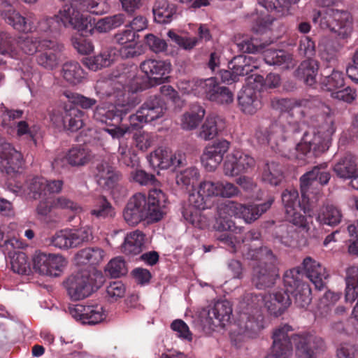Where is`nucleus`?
<instances>
[{"instance_id": "f257e3e1", "label": "nucleus", "mask_w": 358, "mask_h": 358, "mask_svg": "<svg viewBox=\"0 0 358 358\" xmlns=\"http://www.w3.org/2000/svg\"><path fill=\"white\" fill-rule=\"evenodd\" d=\"M274 199L270 196L261 204L245 205L234 201H226L217 207L215 228L219 231H227L217 239L229 247L231 252H236L243 242L241 228L235 227L232 217L242 218L245 223L250 224L259 219L272 206Z\"/></svg>"}, {"instance_id": "f03ea898", "label": "nucleus", "mask_w": 358, "mask_h": 358, "mask_svg": "<svg viewBox=\"0 0 358 358\" xmlns=\"http://www.w3.org/2000/svg\"><path fill=\"white\" fill-rule=\"evenodd\" d=\"M282 201L286 220L296 228L289 225L279 227L276 238L287 247L296 248L306 241L305 234L310 229L308 217L311 218L313 210L307 203H301L298 191L294 188L286 189L282 193Z\"/></svg>"}, {"instance_id": "7ed1b4c3", "label": "nucleus", "mask_w": 358, "mask_h": 358, "mask_svg": "<svg viewBox=\"0 0 358 358\" xmlns=\"http://www.w3.org/2000/svg\"><path fill=\"white\" fill-rule=\"evenodd\" d=\"M166 201L165 194L159 189H150L148 197L143 193H136L129 199L124 209V219L129 225L137 224L142 220L158 222L165 213Z\"/></svg>"}, {"instance_id": "20e7f679", "label": "nucleus", "mask_w": 358, "mask_h": 358, "mask_svg": "<svg viewBox=\"0 0 358 358\" xmlns=\"http://www.w3.org/2000/svg\"><path fill=\"white\" fill-rule=\"evenodd\" d=\"M1 15L7 24L20 32L36 31L39 34L51 37L57 36L60 32L62 24L57 14L53 17L43 16L36 26L34 13L27 12L22 15L10 3L3 2L1 4Z\"/></svg>"}, {"instance_id": "39448f33", "label": "nucleus", "mask_w": 358, "mask_h": 358, "mask_svg": "<svg viewBox=\"0 0 358 358\" xmlns=\"http://www.w3.org/2000/svg\"><path fill=\"white\" fill-rule=\"evenodd\" d=\"M316 120L314 128L304 134L301 141L296 146V158L308 162L313 152L321 153L327 151L336 131L333 115L322 116Z\"/></svg>"}, {"instance_id": "423d86ee", "label": "nucleus", "mask_w": 358, "mask_h": 358, "mask_svg": "<svg viewBox=\"0 0 358 358\" xmlns=\"http://www.w3.org/2000/svg\"><path fill=\"white\" fill-rule=\"evenodd\" d=\"M273 344L264 358H289L296 344L298 358H316L317 353L326 350L322 337H273Z\"/></svg>"}, {"instance_id": "0eeeda50", "label": "nucleus", "mask_w": 358, "mask_h": 358, "mask_svg": "<svg viewBox=\"0 0 358 358\" xmlns=\"http://www.w3.org/2000/svg\"><path fill=\"white\" fill-rule=\"evenodd\" d=\"M244 256L246 259L257 261L252 266V281L257 289H265L275 284L279 273L271 250L266 247L250 250Z\"/></svg>"}, {"instance_id": "6e6552de", "label": "nucleus", "mask_w": 358, "mask_h": 358, "mask_svg": "<svg viewBox=\"0 0 358 358\" xmlns=\"http://www.w3.org/2000/svg\"><path fill=\"white\" fill-rule=\"evenodd\" d=\"M291 3L292 0H258L257 12L251 16L252 31L257 34L266 33L276 17L288 13Z\"/></svg>"}, {"instance_id": "1a4fd4ad", "label": "nucleus", "mask_w": 358, "mask_h": 358, "mask_svg": "<svg viewBox=\"0 0 358 358\" xmlns=\"http://www.w3.org/2000/svg\"><path fill=\"white\" fill-rule=\"evenodd\" d=\"M312 20L322 29H328L343 38L348 37L352 32V17L346 11L331 8L314 11Z\"/></svg>"}, {"instance_id": "9d476101", "label": "nucleus", "mask_w": 358, "mask_h": 358, "mask_svg": "<svg viewBox=\"0 0 358 358\" xmlns=\"http://www.w3.org/2000/svg\"><path fill=\"white\" fill-rule=\"evenodd\" d=\"M133 107L134 104L129 103H118L115 106L108 107L97 106L94 112V119L108 126L103 129L113 138H120L130 131V127L125 125L119 127L115 124L120 122L122 115L127 114Z\"/></svg>"}, {"instance_id": "9b49d317", "label": "nucleus", "mask_w": 358, "mask_h": 358, "mask_svg": "<svg viewBox=\"0 0 358 358\" xmlns=\"http://www.w3.org/2000/svg\"><path fill=\"white\" fill-rule=\"evenodd\" d=\"M264 77L254 74L246 78L245 85L239 93L238 100L242 111L246 114H254L261 107L259 92L263 87Z\"/></svg>"}, {"instance_id": "f8f14e48", "label": "nucleus", "mask_w": 358, "mask_h": 358, "mask_svg": "<svg viewBox=\"0 0 358 358\" xmlns=\"http://www.w3.org/2000/svg\"><path fill=\"white\" fill-rule=\"evenodd\" d=\"M57 16L62 26L65 28L83 31L92 27V17L83 13L75 0L62 6Z\"/></svg>"}, {"instance_id": "ddd939ff", "label": "nucleus", "mask_w": 358, "mask_h": 358, "mask_svg": "<svg viewBox=\"0 0 358 358\" xmlns=\"http://www.w3.org/2000/svg\"><path fill=\"white\" fill-rule=\"evenodd\" d=\"M302 274L299 268L287 271L283 276L287 293L292 294L297 306L306 308L312 301L311 289L309 285L301 281Z\"/></svg>"}, {"instance_id": "4468645a", "label": "nucleus", "mask_w": 358, "mask_h": 358, "mask_svg": "<svg viewBox=\"0 0 358 358\" xmlns=\"http://www.w3.org/2000/svg\"><path fill=\"white\" fill-rule=\"evenodd\" d=\"M67 260L60 255L36 251L32 257L33 270L43 275L57 277L67 266Z\"/></svg>"}, {"instance_id": "2eb2a0df", "label": "nucleus", "mask_w": 358, "mask_h": 358, "mask_svg": "<svg viewBox=\"0 0 358 358\" xmlns=\"http://www.w3.org/2000/svg\"><path fill=\"white\" fill-rule=\"evenodd\" d=\"M259 66V62L255 57L238 55L229 63V70L220 71V77L222 82L232 83L238 80L239 77L248 74Z\"/></svg>"}, {"instance_id": "dca6fc26", "label": "nucleus", "mask_w": 358, "mask_h": 358, "mask_svg": "<svg viewBox=\"0 0 358 358\" xmlns=\"http://www.w3.org/2000/svg\"><path fill=\"white\" fill-rule=\"evenodd\" d=\"M255 166V159L248 153L239 150H233L225 157L223 173L228 177H234L246 173Z\"/></svg>"}, {"instance_id": "f3484780", "label": "nucleus", "mask_w": 358, "mask_h": 358, "mask_svg": "<svg viewBox=\"0 0 358 358\" xmlns=\"http://www.w3.org/2000/svg\"><path fill=\"white\" fill-rule=\"evenodd\" d=\"M327 163H322L313 167V169L300 178L301 191L302 194L301 203H308V195L312 187H317L318 185H327L331 178L329 172L327 171Z\"/></svg>"}, {"instance_id": "a211bd4d", "label": "nucleus", "mask_w": 358, "mask_h": 358, "mask_svg": "<svg viewBox=\"0 0 358 358\" xmlns=\"http://www.w3.org/2000/svg\"><path fill=\"white\" fill-rule=\"evenodd\" d=\"M24 163L22 153L0 136V171L13 175L19 172Z\"/></svg>"}, {"instance_id": "6ab92c4d", "label": "nucleus", "mask_w": 358, "mask_h": 358, "mask_svg": "<svg viewBox=\"0 0 358 358\" xmlns=\"http://www.w3.org/2000/svg\"><path fill=\"white\" fill-rule=\"evenodd\" d=\"M166 110L164 102L157 96H150L141 106L136 114L130 116L131 124L136 125V122L147 123L163 116Z\"/></svg>"}, {"instance_id": "aec40b11", "label": "nucleus", "mask_w": 358, "mask_h": 358, "mask_svg": "<svg viewBox=\"0 0 358 358\" xmlns=\"http://www.w3.org/2000/svg\"><path fill=\"white\" fill-rule=\"evenodd\" d=\"M69 313L73 318L84 324H96L106 318V311L101 304L71 305Z\"/></svg>"}, {"instance_id": "412c9836", "label": "nucleus", "mask_w": 358, "mask_h": 358, "mask_svg": "<svg viewBox=\"0 0 358 358\" xmlns=\"http://www.w3.org/2000/svg\"><path fill=\"white\" fill-rule=\"evenodd\" d=\"M230 148V142L217 139L208 145L201 155V163L208 171H213L222 162L224 155Z\"/></svg>"}, {"instance_id": "4be33fe9", "label": "nucleus", "mask_w": 358, "mask_h": 358, "mask_svg": "<svg viewBox=\"0 0 358 358\" xmlns=\"http://www.w3.org/2000/svg\"><path fill=\"white\" fill-rule=\"evenodd\" d=\"M285 129L278 123H273L269 127H260L255 133V138L259 144L270 145L276 152H282L281 143L285 140Z\"/></svg>"}, {"instance_id": "5701e85b", "label": "nucleus", "mask_w": 358, "mask_h": 358, "mask_svg": "<svg viewBox=\"0 0 358 358\" xmlns=\"http://www.w3.org/2000/svg\"><path fill=\"white\" fill-rule=\"evenodd\" d=\"M333 171L340 178L350 180V184L358 189V159L347 153L341 157L334 165Z\"/></svg>"}, {"instance_id": "b1692460", "label": "nucleus", "mask_w": 358, "mask_h": 358, "mask_svg": "<svg viewBox=\"0 0 358 358\" xmlns=\"http://www.w3.org/2000/svg\"><path fill=\"white\" fill-rule=\"evenodd\" d=\"M232 308L228 301H218L208 310L205 328L215 331L224 327L230 320Z\"/></svg>"}, {"instance_id": "393cba45", "label": "nucleus", "mask_w": 358, "mask_h": 358, "mask_svg": "<svg viewBox=\"0 0 358 358\" xmlns=\"http://www.w3.org/2000/svg\"><path fill=\"white\" fill-rule=\"evenodd\" d=\"M140 69L150 83L159 85L169 78L171 64L169 62L150 59L143 62Z\"/></svg>"}, {"instance_id": "a878e982", "label": "nucleus", "mask_w": 358, "mask_h": 358, "mask_svg": "<svg viewBox=\"0 0 358 358\" xmlns=\"http://www.w3.org/2000/svg\"><path fill=\"white\" fill-rule=\"evenodd\" d=\"M93 158L94 155L89 149L74 147L70 149L65 156H58L52 163V166L56 170L64 167L66 163L72 166H82L89 163Z\"/></svg>"}, {"instance_id": "bb28decb", "label": "nucleus", "mask_w": 358, "mask_h": 358, "mask_svg": "<svg viewBox=\"0 0 358 358\" xmlns=\"http://www.w3.org/2000/svg\"><path fill=\"white\" fill-rule=\"evenodd\" d=\"M218 196L217 181L203 180L189 194L190 203L199 208H208V200Z\"/></svg>"}, {"instance_id": "cd10ccee", "label": "nucleus", "mask_w": 358, "mask_h": 358, "mask_svg": "<svg viewBox=\"0 0 358 358\" xmlns=\"http://www.w3.org/2000/svg\"><path fill=\"white\" fill-rule=\"evenodd\" d=\"M65 287L69 295L73 300L87 297L92 291L90 278L86 273H78L69 276L65 282Z\"/></svg>"}, {"instance_id": "c85d7f7f", "label": "nucleus", "mask_w": 358, "mask_h": 358, "mask_svg": "<svg viewBox=\"0 0 358 358\" xmlns=\"http://www.w3.org/2000/svg\"><path fill=\"white\" fill-rule=\"evenodd\" d=\"M62 50V46L57 41L44 39L37 56V63L48 69H55L59 64Z\"/></svg>"}, {"instance_id": "c756f323", "label": "nucleus", "mask_w": 358, "mask_h": 358, "mask_svg": "<svg viewBox=\"0 0 358 358\" xmlns=\"http://www.w3.org/2000/svg\"><path fill=\"white\" fill-rule=\"evenodd\" d=\"M268 314L274 317L282 315L291 305V300L287 292H275L261 296Z\"/></svg>"}, {"instance_id": "7c9ffc66", "label": "nucleus", "mask_w": 358, "mask_h": 358, "mask_svg": "<svg viewBox=\"0 0 358 358\" xmlns=\"http://www.w3.org/2000/svg\"><path fill=\"white\" fill-rule=\"evenodd\" d=\"M302 265L307 278L315 288L317 289L323 288L329 277L326 268L310 257L303 259Z\"/></svg>"}, {"instance_id": "2f4dec72", "label": "nucleus", "mask_w": 358, "mask_h": 358, "mask_svg": "<svg viewBox=\"0 0 358 358\" xmlns=\"http://www.w3.org/2000/svg\"><path fill=\"white\" fill-rule=\"evenodd\" d=\"M114 40L120 46L117 52L122 58H132L140 55L136 34L131 30L125 29L117 32L114 36Z\"/></svg>"}, {"instance_id": "473e14b6", "label": "nucleus", "mask_w": 358, "mask_h": 358, "mask_svg": "<svg viewBox=\"0 0 358 358\" xmlns=\"http://www.w3.org/2000/svg\"><path fill=\"white\" fill-rule=\"evenodd\" d=\"M117 57V50L115 48H108L94 57H85L83 64L89 69L96 71L110 66L116 61Z\"/></svg>"}, {"instance_id": "72a5a7b5", "label": "nucleus", "mask_w": 358, "mask_h": 358, "mask_svg": "<svg viewBox=\"0 0 358 358\" xmlns=\"http://www.w3.org/2000/svg\"><path fill=\"white\" fill-rule=\"evenodd\" d=\"M177 8L169 0H155L152 13L154 20L159 24L170 23L176 15Z\"/></svg>"}, {"instance_id": "f704fd0d", "label": "nucleus", "mask_w": 358, "mask_h": 358, "mask_svg": "<svg viewBox=\"0 0 358 358\" xmlns=\"http://www.w3.org/2000/svg\"><path fill=\"white\" fill-rule=\"evenodd\" d=\"M341 292L327 291L321 297L313 310L315 320L317 322L320 319L327 318L331 312V308L341 298Z\"/></svg>"}, {"instance_id": "c9c22d12", "label": "nucleus", "mask_w": 358, "mask_h": 358, "mask_svg": "<svg viewBox=\"0 0 358 358\" xmlns=\"http://www.w3.org/2000/svg\"><path fill=\"white\" fill-rule=\"evenodd\" d=\"M44 39H40L34 36H20L17 38L16 44V52L19 54L13 58L24 59L27 56H32L40 51L41 45Z\"/></svg>"}, {"instance_id": "e433bc0d", "label": "nucleus", "mask_w": 358, "mask_h": 358, "mask_svg": "<svg viewBox=\"0 0 358 358\" xmlns=\"http://www.w3.org/2000/svg\"><path fill=\"white\" fill-rule=\"evenodd\" d=\"M94 176L97 183L103 188L115 180L122 179L121 173L106 161L97 164Z\"/></svg>"}, {"instance_id": "4c0bfd02", "label": "nucleus", "mask_w": 358, "mask_h": 358, "mask_svg": "<svg viewBox=\"0 0 358 358\" xmlns=\"http://www.w3.org/2000/svg\"><path fill=\"white\" fill-rule=\"evenodd\" d=\"M224 128L225 122L223 119L218 116L209 115L202 124L199 136L205 141L211 140L222 131Z\"/></svg>"}, {"instance_id": "58836bf2", "label": "nucleus", "mask_w": 358, "mask_h": 358, "mask_svg": "<svg viewBox=\"0 0 358 358\" xmlns=\"http://www.w3.org/2000/svg\"><path fill=\"white\" fill-rule=\"evenodd\" d=\"M295 108H302L301 113L315 110L318 113L316 120H321L322 116L332 115L331 109L318 99L315 98L295 99Z\"/></svg>"}, {"instance_id": "ea45409f", "label": "nucleus", "mask_w": 358, "mask_h": 358, "mask_svg": "<svg viewBox=\"0 0 358 358\" xmlns=\"http://www.w3.org/2000/svg\"><path fill=\"white\" fill-rule=\"evenodd\" d=\"M105 251L99 247L87 248L80 250L76 255L78 264L97 265L104 259Z\"/></svg>"}, {"instance_id": "a19ab883", "label": "nucleus", "mask_w": 358, "mask_h": 358, "mask_svg": "<svg viewBox=\"0 0 358 358\" xmlns=\"http://www.w3.org/2000/svg\"><path fill=\"white\" fill-rule=\"evenodd\" d=\"M205 116V110L199 105H194L180 117V126L185 130L196 129Z\"/></svg>"}, {"instance_id": "79ce46f5", "label": "nucleus", "mask_w": 358, "mask_h": 358, "mask_svg": "<svg viewBox=\"0 0 358 358\" xmlns=\"http://www.w3.org/2000/svg\"><path fill=\"white\" fill-rule=\"evenodd\" d=\"M342 218L341 210L333 204L324 205L317 216V220L319 222L331 227L338 225L341 222Z\"/></svg>"}, {"instance_id": "37998d69", "label": "nucleus", "mask_w": 358, "mask_h": 358, "mask_svg": "<svg viewBox=\"0 0 358 358\" xmlns=\"http://www.w3.org/2000/svg\"><path fill=\"white\" fill-rule=\"evenodd\" d=\"M205 209L199 208L188 201L187 205L183 209L182 216L185 221L193 227L204 229L208 223L207 217L202 214V210Z\"/></svg>"}, {"instance_id": "c03bdc74", "label": "nucleus", "mask_w": 358, "mask_h": 358, "mask_svg": "<svg viewBox=\"0 0 358 358\" xmlns=\"http://www.w3.org/2000/svg\"><path fill=\"white\" fill-rule=\"evenodd\" d=\"M144 240L145 236L141 231L136 230L130 232L124 238L122 251L127 255H138L142 251Z\"/></svg>"}, {"instance_id": "a18cd8bd", "label": "nucleus", "mask_w": 358, "mask_h": 358, "mask_svg": "<svg viewBox=\"0 0 358 358\" xmlns=\"http://www.w3.org/2000/svg\"><path fill=\"white\" fill-rule=\"evenodd\" d=\"M63 78L71 85H78L86 78V73L80 65L76 62H69L63 64L62 68Z\"/></svg>"}, {"instance_id": "49530a36", "label": "nucleus", "mask_w": 358, "mask_h": 358, "mask_svg": "<svg viewBox=\"0 0 358 358\" xmlns=\"http://www.w3.org/2000/svg\"><path fill=\"white\" fill-rule=\"evenodd\" d=\"M284 178L282 167L275 162L264 164L262 172V180L271 185L277 186Z\"/></svg>"}, {"instance_id": "de8ad7c7", "label": "nucleus", "mask_w": 358, "mask_h": 358, "mask_svg": "<svg viewBox=\"0 0 358 358\" xmlns=\"http://www.w3.org/2000/svg\"><path fill=\"white\" fill-rule=\"evenodd\" d=\"M318 69L319 64L317 61L308 59L301 62L298 69V73L303 78L308 85L313 86L316 83Z\"/></svg>"}, {"instance_id": "09e8293b", "label": "nucleus", "mask_w": 358, "mask_h": 358, "mask_svg": "<svg viewBox=\"0 0 358 358\" xmlns=\"http://www.w3.org/2000/svg\"><path fill=\"white\" fill-rule=\"evenodd\" d=\"M10 264L12 271L20 275H29L31 273V264L23 252H15L10 255Z\"/></svg>"}, {"instance_id": "8fccbe9b", "label": "nucleus", "mask_w": 358, "mask_h": 358, "mask_svg": "<svg viewBox=\"0 0 358 358\" xmlns=\"http://www.w3.org/2000/svg\"><path fill=\"white\" fill-rule=\"evenodd\" d=\"M90 214L98 219H106L113 217L115 215V211L108 199L102 196L96 199Z\"/></svg>"}, {"instance_id": "3c124183", "label": "nucleus", "mask_w": 358, "mask_h": 358, "mask_svg": "<svg viewBox=\"0 0 358 358\" xmlns=\"http://www.w3.org/2000/svg\"><path fill=\"white\" fill-rule=\"evenodd\" d=\"M320 85L322 90L329 92L330 96H331V94L334 92L344 87L345 80L343 73L341 71L334 70L329 76L324 77L322 80Z\"/></svg>"}, {"instance_id": "603ef678", "label": "nucleus", "mask_w": 358, "mask_h": 358, "mask_svg": "<svg viewBox=\"0 0 358 358\" xmlns=\"http://www.w3.org/2000/svg\"><path fill=\"white\" fill-rule=\"evenodd\" d=\"M199 178V170L195 167H189L177 173L176 182L180 188L187 189L189 186H194Z\"/></svg>"}, {"instance_id": "864d4df0", "label": "nucleus", "mask_w": 358, "mask_h": 358, "mask_svg": "<svg viewBox=\"0 0 358 358\" xmlns=\"http://www.w3.org/2000/svg\"><path fill=\"white\" fill-rule=\"evenodd\" d=\"M170 152L162 148L156 149L148 157V161L154 169H167L170 168Z\"/></svg>"}, {"instance_id": "5fc2aeb1", "label": "nucleus", "mask_w": 358, "mask_h": 358, "mask_svg": "<svg viewBox=\"0 0 358 358\" xmlns=\"http://www.w3.org/2000/svg\"><path fill=\"white\" fill-rule=\"evenodd\" d=\"M84 13L90 12L96 15H102L107 12L108 6L107 0H75Z\"/></svg>"}, {"instance_id": "6e6d98bb", "label": "nucleus", "mask_w": 358, "mask_h": 358, "mask_svg": "<svg viewBox=\"0 0 358 358\" xmlns=\"http://www.w3.org/2000/svg\"><path fill=\"white\" fill-rule=\"evenodd\" d=\"M84 113L76 108H70L66 110V129L71 131H76L83 126Z\"/></svg>"}, {"instance_id": "4d7b16f0", "label": "nucleus", "mask_w": 358, "mask_h": 358, "mask_svg": "<svg viewBox=\"0 0 358 358\" xmlns=\"http://www.w3.org/2000/svg\"><path fill=\"white\" fill-rule=\"evenodd\" d=\"M17 41L10 34L0 31V53L8 55L10 57H15L19 53L16 52Z\"/></svg>"}, {"instance_id": "13d9d810", "label": "nucleus", "mask_w": 358, "mask_h": 358, "mask_svg": "<svg viewBox=\"0 0 358 358\" xmlns=\"http://www.w3.org/2000/svg\"><path fill=\"white\" fill-rule=\"evenodd\" d=\"M27 196L37 199L43 194L45 196V178L34 177L26 181Z\"/></svg>"}, {"instance_id": "bf43d9fd", "label": "nucleus", "mask_w": 358, "mask_h": 358, "mask_svg": "<svg viewBox=\"0 0 358 358\" xmlns=\"http://www.w3.org/2000/svg\"><path fill=\"white\" fill-rule=\"evenodd\" d=\"M74 248L80 246L92 238V231L90 226H82L77 229H68Z\"/></svg>"}, {"instance_id": "052dcab7", "label": "nucleus", "mask_w": 358, "mask_h": 358, "mask_svg": "<svg viewBox=\"0 0 358 358\" xmlns=\"http://www.w3.org/2000/svg\"><path fill=\"white\" fill-rule=\"evenodd\" d=\"M167 36L182 50L190 51L199 43V40L196 37L182 36L173 30H169Z\"/></svg>"}, {"instance_id": "680f3d73", "label": "nucleus", "mask_w": 358, "mask_h": 358, "mask_svg": "<svg viewBox=\"0 0 358 358\" xmlns=\"http://www.w3.org/2000/svg\"><path fill=\"white\" fill-rule=\"evenodd\" d=\"M236 45L241 51L248 53L260 52L265 47L258 38L248 36H244L241 41L237 42Z\"/></svg>"}, {"instance_id": "e2e57ef3", "label": "nucleus", "mask_w": 358, "mask_h": 358, "mask_svg": "<svg viewBox=\"0 0 358 358\" xmlns=\"http://www.w3.org/2000/svg\"><path fill=\"white\" fill-rule=\"evenodd\" d=\"M50 243L54 247L61 250H68L74 248L68 229L56 233L51 238Z\"/></svg>"}, {"instance_id": "0e129e2a", "label": "nucleus", "mask_w": 358, "mask_h": 358, "mask_svg": "<svg viewBox=\"0 0 358 358\" xmlns=\"http://www.w3.org/2000/svg\"><path fill=\"white\" fill-rule=\"evenodd\" d=\"M106 271L113 278H119L127 273V268L124 260L117 257L111 259L107 264Z\"/></svg>"}, {"instance_id": "69168bd1", "label": "nucleus", "mask_w": 358, "mask_h": 358, "mask_svg": "<svg viewBox=\"0 0 358 358\" xmlns=\"http://www.w3.org/2000/svg\"><path fill=\"white\" fill-rule=\"evenodd\" d=\"M126 292V287L121 281L110 282L106 287V297L110 302L117 301L122 298Z\"/></svg>"}, {"instance_id": "338daca9", "label": "nucleus", "mask_w": 358, "mask_h": 358, "mask_svg": "<svg viewBox=\"0 0 358 358\" xmlns=\"http://www.w3.org/2000/svg\"><path fill=\"white\" fill-rule=\"evenodd\" d=\"M53 206L55 209H64L79 214L84 211L82 206L65 196H59L53 199Z\"/></svg>"}, {"instance_id": "774afa93", "label": "nucleus", "mask_w": 358, "mask_h": 358, "mask_svg": "<svg viewBox=\"0 0 358 358\" xmlns=\"http://www.w3.org/2000/svg\"><path fill=\"white\" fill-rule=\"evenodd\" d=\"M64 95L69 101L79 106L83 109H89L96 103V99L85 96L78 93L66 92L64 93Z\"/></svg>"}]
</instances>
